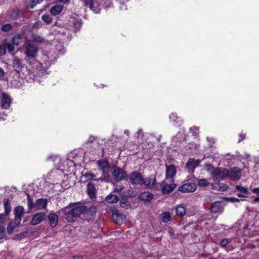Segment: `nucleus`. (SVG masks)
Segmentation results:
<instances>
[{
	"label": "nucleus",
	"instance_id": "f257e3e1",
	"mask_svg": "<svg viewBox=\"0 0 259 259\" xmlns=\"http://www.w3.org/2000/svg\"><path fill=\"white\" fill-rule=\"evenodd\" d=\"M49 51L45 54L44 51H39L33 46V67L35 66V76H43L46 74V68L50 67L57 58L65 53V50L59 42L56 44L54 41L50 45Z\"/></svg>",
	"mask_w": 259,
	"mask_h": 259
},
{
	"label": "nucleus",
	"instance_id": "f03ea898",
	"mask_svg": "<svg viewBox=\"0 0 259 259\" xmlns=\"http://www.w3.org/2000/svg\"><path fill=\"white\" fill-rule=\"evenodd\" d=\"M49 45L50 42L48 40H45L38 35L33 34V46L36 47L37 50L41 51Z\"/></svg>",
	"mask_w": 259,
	"mask_h": 259
},
{
	"label": "nucleus",
	"instance_id": "7ed1b4c3",
	"mask_svg": "<svg viewBox=\"0 0 259 259\" xmlns=\"http://www.w3.org/2000/svg\"><path fill=\"white\" fill-rule=\"evenodd\" d=\"M130 183L133 185H141L142 184L143 176L138 171H134L130 173L127 176Z\"/></svg>",
	"mask_w": 259,
	"mask_h": 259
},
{
	"label": "nucleus",
	"instance_id": "20e7f679",
	"mask_svg": "<svg viewBox=\"0 0 259 259\" xmlns=\"http://www.w3.org/2000/svg\"><path fill=\"white\" fill-rule=\"evenodd\" d=\"M114 179L116 181H120L127 179V175L122 168L115 167L112 172Z\"/></svg>",
	"mask_w": 259,
	"mask_h": 259
},
{
	"label": "nucleus",
	"instance_id": "39448f33",
	"mask_svg": "<svg viewBox=\"0 0 259 259\" xmlns=\"http://www.w3.org/2000/svg\"><path fill=\"white\" fill-rule=\"evenodd\" d=\"M228 169L226 168H216L212 175L214 179L218 181L224 179L228 177Z\"/></svg>",
	"mask_w": 259,
	"mask_h": 259
},
{
	"label": "nucleus",
	"instance_id": "423d86ee",
	"mask_svg": "<svg viewBox=\"0 0 259 259\" xmlns=\"http://www.w3.org/2000/svg\"><path fill=\"white\" fill-rule=\"evenodd\" d=\"M197 188L196 184L188 182L179 187L178 190L183 193H190L194 192Z\"/></svg>",
	"mask_w": 259,
	"mask_h": 259
},
{
	"label": "nucleus",
	"instance_id": "0eeeda50",
	"mask_svg": "<svg viewBox=\"0 0 259 259\" xmlns=\"http://www.w3.org/2000/svg\"><path fill=\"white\" fill-rule=\"evenodd\" d=\"M241 175V169L238 167H234L228 169V177L233 180L239 179Z\"/></svg>",
	"mask_w": 259,
	"mask_h": 259
},
{
	"label": "nucleus",
	"instance_id": "6e6552de",
	"mask_svg": "<svg viewBox=\"0 0 259 259\" xmlns=\"http://www.w3.org/2000/svg\"><path fill=\"white\" fill-rule=\"evenodd\" d=\"M1 105L3 109H8L12 102L10 96L5 93H2L0 96Z\"/></svg>",
	"mask_w": 259,
	"mask_h": 259
},
{
	"label": "nucleus",
	"instance_id": "1a4fd4ad",
	"mask_svg": "<svg viewBox=\"0 0 259 259\" xmlns=\"http://www.w3.org/2000/svg\"><path fill=\"white\" fill-rule=\"evenodd\" d=\"M165 182V179L163 182L162 192L164 194H168L174 190L176 185L174 183V180H168Z\"/></svg>",
	"mask_w": 259,
	"mask_h": 259
},
{
	"label": "nucleus",
	"instance_id": "9d476101",
	"mask_svg": "<svg viewBox=\"0 0 259 259\" xmlns=\"http://www.w3.org/2000/svg\"><path fill=\"white\" fill-rule=\"evenodd\" d=\"M186 136L184 133L182 132H178L175 137L172 139V144L175 146H179L185 141Z\"/></svg>",
	"mask_w": 259,
	"mask_h": 259
},
{
	"label": "nucleus",
	"instance_id": "9b49d317",
	"mask_svg": "<svg viewBox=\"0 0 259 259\" xmlns=\"http://www.w3.org/2000/svg\"><path fill=\"white\" fill-rule=\"evenodd\" d=\"M142 184H143L148 189L153 188L156 184L155 177L152 176L145 179L143 178Z\"/></svg>",
	"mask_w": 259,
	"mask_h": 259
},
{
	"label": "nucleus",
	"instance_id": "f8f14e48",
	"mask_svg": "<svg viewBox=\"0 0 259 259\" xmlns=\"http://www.w3.org/2000/svg\"><path fill=\"white\" fill-rule=\"evenodd\" d=\"M176 168L173 165H167L166 167L165 181L173 180V177L176 175Z\"/></svg>",
	"mask_w": 259,
	"mask_h": 259
},
{
	"label": "nucleus",
	"instance_id": "ddd939ff",
	"mask_svg": "<svg viewBox=\"0 0 259 259\" xmlns=\"http://www.w3.org/2000/svg\"><path fill=\"white\" fill-rule=\"evenodd\" d=\"M25 54L26 60L28 63L31 64L32 61V45L31 43H27L25 47Z\"/></svg>",
	"mask_w": 259,
	"mask_h": 259
},
{
	"label": "nucleus",
	"instance_id": "4468645a",
	"mask_svg": "<svg viewBox=\"0 0 259 259\" xmlns=\"http://www.w3.org/2000/svg\"><path fill=\"white\" fill-rule=\"evenodd\" d=\"M74 215L77 219L81 214L85 213L87 207L83 205H79L69 209Z\"/></svg>",
	"mask_w": 259,
	"mask_h": 259
},
{
	"label": "nucleus",
	"instance_id": "2eb2a0df",
	"mask_svg": "<svg viewBox=\"0 0 259 259\" xmlns=\"http://www.w3.org/2000/svg\"><path fill=\"white\" fill-rule=\"evenodd\" d=\"M224 203L222 202L216 201L213 202L210 208V211L212 213H221L224 210Z\"/></svg>",
	"mask_w": 259,
	"mask_h": 259
},
{
	"label": "nucleus",
	"instance_id": "dca6fc26",
	"mask_svg": "<svg viewBox=\"0 0 259 259\" xmlns=\"http://www.w3.org/2000/svg\"><path fill=\"white\" fill-rule=\"evenodd\" d=\"M69 207H66L63 208L62 211L65 212V217L66 220L70 223L75 221L77 218L74 215V214L69 210Z\"/></svg>",
	"mask_w": 259,
	"mask_h": 259
},
{
	"label": "nucleus",
	"instance_id": "f3484780",
	"mask_svg": "<svg viewBox=\"0 0 259 259\" xmlns=\"http://www.w3.org/2000/svg\"><path fill=\"white\" fill-rule=\"evenodd\" d=\"M98 165L99 169L102 171L104 176L107 174L109 168V165L107 161L104 160H99L98 161Z\"/></svg>",
	"mask_w": 259,
	"mask_h": 259
},
{
	"label": "nucleus",
	"instance_id": "a211bd4d",
	"mask_svg": "<svg viewBox=\"0 0 259 259\" xmlns=\"http://www.w3.org/2000/svg\"><path fill=\"white\" fill-rule=\"evenodd\" d=\"M200 161L199 160H195L191 158L187 163V167L189 172H193L194 169L199 164Z\"/></svg>",
	"mask_w": 259,
	"mask_h": 259
},
{
	"label": "nucleus",
	"instance_id": "6ab92c4d",
	"mask_svg": "<svg viewBox=\"0 0 259 259\" xmlns=\"http://www.w3.org/2000/svg\"><path fill=\"white\" fill-rule=\"evenodd\" d=\"M112 219L114 222L117 224H122L125 221V215L122 213H114L112 214Z\"/></svg>",
	"mask_w": 259,
	"mask_h": 259
},
{
	"label": "nucleus",
	"instance_id": "aec40b11",
	"mask_svg": "<svg viewBox=\"0 0 259 259\" xmlns=\"http://www.w3.org/2000/svg\"><path fill=\"white\" fill-rule=\"evenodd\" d=\"M48 201L46 199L40 198L37 200L35 204H33V208L37 209H44L47 207Z\"/></svg>",
	"mask_w": 259,
	"mask_h": 259
},
{
	"label": "nucleus",
	"instance_id": "412c9836",
	"mask_svg": "<svg viewBox=\"0 0 259 259\" xmlns=\"http://www.w3.org/2000/svg\"><path fill=\"white\" fill-rule=\"evenodd\" d=\"M46 214L44 212H39L33 215V225L38 224L45 220Z\"/></svg>",
	"mask_w": 259,
	"mask_h": 259
},
{
	"label": "nucleus",
	"instance_id": "4be33fe9",
	"mask_svg": "<svg viewBox=\"0 0 259 259\" xmlns=\"http://www.w3.org/2000/svg\"><path fill=\"white\" fill-rule=\"evenodd\" d=\"M48 219L50 222V226L52 228H55L58 222V216L55 213H51L48 216Z\"/></svg>",
	"mask_w": 259,
	"mask_h": 259
},
{
	"label": "nucleus",
	"instance_id": "5701e85b",
	"mask_svg": "<svg viewBox=\"0 0 259 259\" xmlns=\"http://www.w3.org/2000/svg\"><path fill=\"white\" fill-rule=\"evenodd\" d=\"M169 118L170 121L172 122L175 125L180 126L183 123V120L178 116L177 114L176 113L170 114Z\"/></svg>",
	"mask_w": 259,
	"mask_h": 259
},
{
	"label": "nucleus",
	"instance_id": "b1692460",
	"mask_svg": "<svg viewBox=\"0 0 259 259\" xmlns=\"http://www.w3.org/2000/svg\"><path fill=\"white\" fill-rule=\"evenodd\" d=\"M87 192L88 195L91 198H94L95 197L96 193V189L95 186V184L92 182H89L87 185Z\"/></svg>",
	"mask_w": 259,
	"mask_h": 259
},
{
	"label": "nucleus",
	"instance_id": "393cba45",
	"mask_svg": "<svg viewBox=\"0 0 259 259\" xmlns=\"http://www.w3.org/2000/svg\"><path fill=\"white\" fill-rule=\"evenodd\" d=\"M63 5L60 3L56 4L50 10L51 14L53 16H56L59 14L63 9Z\"/></svg>",
	"mask_w": 259,
	"mask_h": 259
},
{
	"label": "nucleus",
	"instance_id": "a878e982",
	"mask_svg": "<svg viewBox=\"0 0 259 259\" xmlns=\"http://www.w3.org/2000/svg\"><path fill=\"white\" fill-rule=\"evenodd\" d=\"M82 3L84 6L88 7L90 9L93 10L95 13H98L99 12V10H96L94 9L95 4L93 0H81Z\"/></svg>",
	"mask_w": 259,
	"mask_h": 259
},
{
	"label": "nucleus",
	"instance_id": "bb28decb",
	"mask_svg": "<svg viewBox=\"0 0 259 259\" xmlns=\"http://www.w3.org/2000/svg\"><path fill=\"white\" fill-rule=\"evenodd\" d=\"M105 200L108 203H115L118 201L119 198L116 195L111 193L106 196Z\"/></svg>",
	"mask_w": 259,
	"mask_h": 259
},
{
	"label": "nucleus",
	"instance_id": "cd10ccee",
	"mask_svg": "<svg viewBox=\"0 0 259 259\" xmlns=\"http://www.w3.org/2000/svg\"><path fill=\"white\" fill-rule=\"evenodd\" d=\"M175 212L177 215L182 217L186 214V208L183 205H179L176 207Z\"/></svg>",
	"mask_w": 259,
	"mask_h": 259
},
{
	"label": "nucleus",
	"instance_id": "c85d7f7f",
	"mask_svg": "<svg viewBox=\"0 0 259 259\" xmlns=\"http://www.w3.org/2000/svg\"><path fill=\"white\" fill-rule=\"evenodd\" d=\"M153 194L149 192H144L140 194L139 198L143 201H149L153 198Z\"/></svg>",
	"mask_w": 259,
	"mask_h": 259
},
{
	"label": "nucleus",
	"instance_id": "c756f323",
	"mask_svg": "<svg viewBox=\"0 0 259 259\" xmlns=\"http://www.w3.org/2000/svg\"><path fill=\"white\" fill-rule=\"evenodd\" d=\"M13 63L15 70L17 72L20 71V70L23 67V65L21 60L17 58H16L14 59Z\"/></svg>",
	"mask_w": 259,
	"mask_h": 259
},
{
	"label": "nucleus",
	"instance_id": "7c9ffc66",
	"mask_svg": "<svg viewBox=\"0 0 259 259\" xmlns=\"http://www.w3.org/2000/svg\"><path fill=\"white\" fill-rule=\"evenodd\" d=\"M49 158L52 159L54 164L59 168H61L63 166L62 163H60L61 160V158L59 156H51Z\"/></svg>",
	"mask_w": 259,
	"mask_h": 259
},
{
	"label": "nucleus",
	"instance_id": "2f4dec72",
	"mask_svg": "<svg viewBox=\"0 0 259 259\" xmlns=\"http://www.w3.org/2000/svg\"><path fill=\"white\" fill-rule=\"evenodd\" d=\"M83 177L86 179L87 180H96V181H99L101 180L102 181H104V179H103L102 177H100V178L96 179V175L92 174V173H86L84 175H83Z\"/></svg>",
	"mask_w": 259,
	"mask_h": 259
},
{
	"label": "nucleus",
	"instance_id": "473e14b6",
	"mask_svg": "<svg viewBox=\"0 0 259 259\" xmlns=\"http://www.w3.org/2000/svg\"><path fill=\"white\" fill-rule=\"evenodd\" d=\"M161 221L164 223H167L171 220V214L168 211H165L161 214Z\"/></svg>",
	"mask_w": 259,
	"mask_h": 259
},
{
	"label": "nucleus",
	"instance_id": "72a5a7b5",
	"mask_svg": "<svg viewBox=\"0 0 259 259\" xmlns=\"http://www.w3.org/2000/svg\"><path fill=\"white\" fill-rule=\"evenodd\" d=\"M24 213V208L22 206H18L14 209L15 217H22Z\"/></svg>",
	"mask_w": 259,
	"mask_h": 259
},
{
	"label": "nucleus",
	"instance_id": "f704fd0d",
	"mask_svg": "<svg viewBox=\"0 0 259 259\" xmlns=\"http://www.w3.org/2000/svg\"><path fill=\"white\" fill-rule=\"evenodd\" d=\"M17 226L15 225L12 222H10L7 226V231L9 234H12L13 233L14 229Z\"/></svg>",
	"mask_w": 259,
	"mask_h": 259
},
{
	"label": "nucleus",
	"instance_id": "c9c22d12",
	"mask_svg": "<svg viewBox=\"0 0 259 259\" xmlns=\"http://www.w3.org/2000/svg\"><path fill=\"white\" fill-rule=\"evenodd\" d=\"M21 12L18 9L13 10L10 14V18L12 19H16L19 17Z\"/></svg>",
	"mask_w": 259,
	"mask_h": 259
},
{
	"label": "nucleus",
	"instance_id": "e433bc0d",
	"mask_svg": "<svg viewBox=\"0 0 259 259\" xmlns=\"http://www.w3.org/2000/svg\"><path fill=\"white\" fill-rule=\"evenodd\" d=\"M6 238V228L3 226H0V242H2Z\"/></svg>",
	"mask_w": 259,
	"mask_h": 259
},
{
	"label": "nucleus",
	"instance_id": "4c0bfd02",
	"mask_svg": "<svg viewBox=\"0 0 259 259\" xmlns=\"http://www.w3.org/2000/svg\"><path fill=\"white\" fill-rule=\"evenodd\" d=\"M4 207L5 209L6 214H8L11 210V206L9 199H5L4 200Z\"/></svg>",
	"mask_w": 259,
	"mask_h": 259
},
{
	"label": "nucleus",
	"instance_id": "58836bf2",
	"mask_svg": "<svg viewBox=\"0 0 259 259\" xmlns=\"http://www.w3.org/2000/svg\"><path fill=\"white\" fill-rule=\"evenodd\" d=\"M2 45H4L6 47V50L7 49L10 53H12L15 50V45L12 42L3 44Z\"/></svg>",
	"mask_w": 259,
	"mask_h": 259
},
{
	"label": "nucleus",
	"instance_id": "ea45409f",
	"mask_svg": "<svg viewBox=\"0 0 259 259\" xmlns=\"http://www.w3.org/2000/svg\"><path fill=\"white\" fill-rule=\"evenodd\" d=\"M22 38L20 35H16L13 37L12 42L17 46L22 41Z\"/></svg>",
	"mask_w": 259,
	"mask_h": 259
},
{
	"label": "nucleus",
	"instance_id": "a19ab883",
	"mask_svg": "<svg viewBox=\"0 0 259 259\" xmlns=\"http://www.w3.org/2000/svg\"><path fill=\"white\" fill-rule=\"evenodd\" d=\"M236 188L237 190L240 191L243 194L245 195L249 194L248 190L246 187L242 186L241 185H237Z\"/></svg>",
	"mask_w": 259,
	"mask_h": 259
},
{
	"label": "nucleus",
	"instance_id": "79ce46f5",
	"mask_svg": "<svg viewBox=\"0 0 259 259\" xmlns=\"http://www.w3.org/2000/svg\"><path fill=\"white\" fill-rule=\"evenodd\" d=\"M96 212V207L94 206L91 207L88 209L87 208V210L85 211V212L87 213L88 215H90L91 216H93L94 215H95Z\"/></svg>",
	"mask_w": 259,
	"mask_h": 259
},
{
	"label": "nucleus",
	"instance_id": "37998d69",
	"mask_svg": "<svg viewBox=\"0 0 259 259\" xmlns=\"http://www.w3.org/2000/svg\"><path fill=\"white\" fill-rule=\"evenodd\" d=\"M209 183L205 179H199L198 181V186L200 187H205L208 185Z\"/></svg>",
	"mask_w": 259,
	"mask_h": 259
},
{
	"label": "nucleus",
	"instance_id": "c03bdc74",
	"mask_svg": "<svg viewBox=\"0 0 259 259\" xmlns=\"http://www.w3.org/2000/svg\"><path fill=\"white\" fill-rule=\"evenodd\" d=\"M205 167L206 168L207 171L210 172L212 176L214 173V171L215 170V168L210 164H206L205 165Z\"/></svg>",
	"mask_w": 259,
	"mask_h": 259
},
{
	"label": "nucleus",
	"instance_id": "a18cd8bd",
	"mask_svg": "<svg viewBox=\"0 0 259 259\" xmlns=\"http://www.w3.org/2000/svg\"><path fill=\"white\" fill-rule=\"evenodd\" d=\"M231 241V239H223L220 243V245L222 247H225Z\"/></svg>",
	"mask_w": 259,
	"mask_h": 259
},
{
	"label": "nucleus",
	"instance_id": "49530a36",
	"mask_svg": "<svg viewBox=\"0 0 259 259\" xmlns=\"http://www.w3.org/2000/svg\"><path fill=\"white\" fill-rule=\"evenodd\" d=\"M12 28V25L11 24H6L3 25L1 29L3 31L8 32L10 30H11Z\"/></svg>",
	"mask_w": 259,
	"mask_h": 259
},
{
	"label": "nucleus",
	"instance_id": "de8ad7c7",
	"mask_svg": "<svg viewBox=\"0 0 259 259\" xmlns=\"http://www.w3.org/2000/svg\"><path fill=\"white\" fill-rule=\"evenodd\" d=\"M42 19L47 24H49L52 21V18L48 15H45L42 16Z\"/></svg>",
	"mask_w": 259,
	"mask_h": 259
},
{
	"label": "nucleus",
	"instance_id": "09e8293b",
	"mask_svg": "<svg viewBox=\"0 0 259 259\" xmlns=\"http://www.w3.org/2000/svg\"><path fill=\"white\" fill-rule=\"evenodd\" d=\"M23 2L27 8H32V0H23Z\"/></svg>",
	"mask_w": 259,
	"mask_h": 259
},
{
	"label": "nucleus",
	"instance_id": "8fccbe9b",
	"mask_svg": "<svg viewBox=\"0 0 259 259\" xmlns=\"http://www.w3.org/2000/svg\"><path fill=\"white\" fill-rule=\"evenodd\" d=\"M190 132L193 135H197L199 133V128L198 127L193 126L190 128Z\"/></svg>",
	"mask_w": 259,
	"mask_h": 259
},
{
	"label": "nucleus",
	"instance_id": "3c124183",
	"mask_svg": "<svg viewBox=\"0 0 259 259\" xmlns=\"http://www.w3.org/2000/svg\"><path fill=\"white\" fill-rule=\"evenodd\" d=\"M120 206L122 207L127 208L126 206H128L126 199L122 198L120 202Z\"/></svg>",
	"mask_w": 259,
	"mask_h": 259
},
{
	"label": "nucleus",
	"instance_id": "603ef678",
	"mask_svg": "<svg viewBox=\"0 0 259 259\" xmlns=\"http://www.w3.org/2000/svg\"><path fill=\"white\" fill-rule=\"evenodd\" d=\"M21 217H15V219L13 221H12L15 225H16L17 227L19 225L21 222Z\"/></svg>",
	"mask_w": 259,
	"mask_h": 259
},
{
	"label": "nucleus",
	"instance_id": "864d4df0",
	"mask_svg": "<svg viewBox=\"0 0 259 259\" xmlns=\"http://www.w3.org/2000/svg\"><path fill=\"white\" fill-rule=\"evenodd\" d=\"M6 53V47L4 45H0V56L5 55Z\"/></svg>",
	"mask_w": 259,
	"mask_h": 259
},
{
	"label": "nucleus",
	"instance_id": "5fc2aeb1",
	"mask_svg": "<svg viewBox=\"0 0 259 259\" xmlns=\"http://www.w3.org/2000/svg\"><path fill=\"white\" fill-rule=\"evenodd\" d=\"M123 188L124 187L123 186H119V187L118 188L117 186L116 185V187L114 190V192L120 193V192H121V191H122Z\"/></svg>",
	"mask_w": 259,
	"mask_h": 259
},
{
	"label": "nucleus",
	"instance_id": "6e6d98bb",
	"mask_svg": "<svg viewBox=\"0 0 259 259\" xmlns=\"http://www.w3.org/2000/svg\"><path fill=\"white\" fill-rule=\"evenodd\" d=\"M64 162L66 163L67 165H69L70 166H71L72 165H74L73 161L69 159L65 160Z\"/></svg>",
	"mask_w": 259,
	"mask_h": 259
},
{
	"label": "nucleus",
	"instance_id": "4d7b16f0",
	"mask_svg": "<svg viewBox=\"0 0 259 259\" xmlns=\"http://www.w3.org/2000/svg\"><path fill=\"white\" fill-rule=\"evenodd\" d=\"M81 23L79 21H76L75 22H74V27L76 28H79L81 27Z\"/></svg>",
	"mask_w": 259,
	"mask_h": 259
},
{
	"label": "nucleus",
	"instance_id": "13d9d810",
	"mask_svg": "<svg viewBox=\"0 0 259 259\" xmlns=\"http://www.w3.org/2000/svg\"><path fill=\"white\" fill-rule=\"evenodd\" d=\"M220 190H227L228 189V186H227L226 184H221V186H220Z\"/></svg>",
	"mask_w": 259,
	"mask_h": 259
},
{
	"label": "nucleus",
	"instance_id": "bf43d9fd",
	"mask_svg": "<svg viewBox=\"0 0 259 259\" xmlns=\"http://www.w3.org/2000/svg\"><path fill=\"white\" fill-rule=\"evenodd\" d=\"M7 215V214H6V213H0V223L3 222L5 216H6Z\"/></svg>",
	"mask_w": 259,
	"mask_h": 259
},
{
	"label": "nucleus",
	"instance_id": "052dcab7",
	"mask_svg": "<svg viewBox=\"0 0 259 259\" xmlns=\"http://www.w3.org/2000/svg\"><path fill=\"white\" fill-rule=\"evenodd\" d=\"M252 193L256 194L259 196V188H254L252 190Z\"/></svg>",
	"mask_w": 259,
	"mask_h": 259
},
{
	"label": "nucleus",
	"instance_id": "680f3d73",
	"mask_svg": "<svg viewBox=\"0 0 259 259\" xmlns=\"http://www.w3.org/2000/svg\"><path fill=\"white\" fill-rule=\"evenodd\" d=\"M27 197H28V207L31 208V199H30V195L28 194H27Z\"/></svg>",
	"mask_w": 259,
	"mask_h": 259
},
{
	"label": "nucleus",
	"instance_id": "e2e57ef3",
	"mask_svg": "<svg viewBox=\"0 0 259 259\" xmlns=\"http://www.w3.org/2000/svg\"><path fill=\"white\" fill-rule=\"evenodd\" d=\"M95 140V137H94L93 136H91L88 140V143H92L93 142L94 140Z\"/></svg>",
	"mask_w": 259,
	"mask_h": 259
},
{
	"label": "nucleus",
	"instance_id": "0e129e2a",
	"mask_svg": "<svg viewBox=\"0 0 259 259\" xmlns=\"http://www.w3.org/2000/svg\"><path fill=\"white\" fill-rule=\"evenodd\" d=\"M207 141L212 144H213L215 143V140L213 138H207Z\"/></svg>",
	"mask_w": 259,
	"mask_h": 259
},
{
	"label": "nucleus",
	"instance_id": "69168bd1",
	"mask_svg": "<svg viewBox=\"0 0 259 259\" xmlns=\"http://www.w3.org/2000/svg\"><path fill=\"white\" fill-rule=\"evenodd\" d=\"M42 0H33V7L37 4L41 3Z\"/></svg>",
	"mask_w": 259,
	"mask_h": 259
},
{
	"label": "nucleus",
	"instance_id": "338daca9",
	"mask_svg": "<svg viewBox=\"0 0 259 259\" xmlns=\"http://www.w3.org/2000/svg\"><path fill=\"white\" fill-rule=\"evenodd\" d=\"M211 217V214H205L203 215V219L205 220L209 219Z\"/></svg>",
	"mask_w": 259,
	"mask_h": 259
},
{
	"label": "nucleus",
	"instance_id": "774afa93",
	"mask_svg": "<svg viewBox=\"0 0 259 259\" xmlns=\"http://www.w3.org/2000/svg\"><path fill=\"white\" fill-rule=\"evenodd\" d=\"M138 138L143 135L142 132L141 130H139L137 132Z\"/></svg>",
	"mask_w": 259,
	"mask_h": 259
}]
</instances>
